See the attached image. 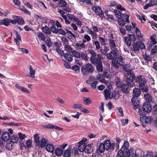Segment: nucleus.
Listing matches in <instances>:
<instances>
[{
    "mask_svg": "<svg viewBox=\"0 0 157 157\" xmlns=\"http://www.w3.org/2000/svg\"><path fill=\"white\" fill-rule=\"evenodd\" d=\"M34 138L36 146H38L41 147H45L47 142L44 138H41L40 140L39 137L38 135L37 134H35L34 135Z\"/></svg>",
    "mask_w": 157,
    "mask_h": 157,
    "instance_id": "obj_1",
    "label": "nucleus"
},
{
    "mask_svg": "<svg viewBox=\"0 0 157 157\" xmlns=\"http://www.w3.org/2000/svg\"><path fill=\"white\" fill-rule=\"evenodd\" d=\"M94 69V67L91 64L88 63L86 64L85 66H82L81 70L83 75H86L89 73H91Z\"/></svg>",
    "mask_w": 157,
    "mask_h": 157,
    "instance_id": "obj_2",
    "label": "nucleus"
},
{
    "mask_svg": "<svg viewBox=\"0 0 157 157\" xmlns=\"http://www.w3.org/2000/svg\"><path fill=\"white\" fill-rule=\"evenodd\" d=\"M133 50L135 52L139 51L140 49L143 50L145 48V46L141 41H137L133 45Z\"/></svg>",
    "mask_w": 157,
    "mask_h": 157,
    "instance_id": "obj_3",
    "label": "nucleus"
},
{
    "mask_svg": "<svg viewBox=\"0 0 157 157\" xmlns=\"http://www.w3.org/2000/svg\"><path fill=\"white\" fill-rule=\"evenodd\" d=\"M126 82L129 86L132 87L133 85V81L135 80V76L133 73H129L127 74Z\"/></svg>",
    "mask_w": 157,
    "mask_h": 157,
    "instance_id": "obj_4",
    "label": "nucleus"
},
{
    "mask_svg": "<svg viewBox=\"0 0 157 157\" xmlns=\"http://www.w3.org/2000/svg\"><path fill=\"white\" fill-rule=\"evenodd\" d=\"M103 57L101 56L100 54H98L96 57L90 58V60L91 63L94 64H97L102 62Z\"/></svg>",
    "mask_w": 157,
    "mask_h": 157,
    "instance_id": "obj_5",
    "label": "nucleus"
},
{
    "mask_svg": "<svg viewBox=\"0 0 157 157\" xmlns=\"http://www.w3.org/2000/svg\"><path fill=\"white\" fill-rule=\"evenodd\" d=\"M112 51L106 54L107 58L110 60H114L117 56L118 51L116 49H112Z\"/></svg>",
    "mask_w": 157,
    "mask_h": 157,
    "instance_id": "obj_6",
    "label": "nucleus"
},
{
    "mask_svg": "<svg viewBox=\"0 0 157 157\" xmlns=\"http://www.w3.org/2000/svg\"><path fill=\"white\" fill-rule=\"evenodd\" d=\"M103 144L106 150L110 149L112 150L115 148V144L113 143H111L109 140H106Z\"/></svg>",
    "mask_w": 157,
    "mask_h": 157,
    "instance_id": "obj_7",
    "label": "nucleus"
},
{
    "mask_svg": "<svg viewBox=\"0 0 157 157\" xmlns=\"http://www.w3.org/2000/svg\"><path fill=\"white\" fill-rule=\"evenodd\" d=\"M130 151L132 157H139L142 155V150L140 148H137L135 152L132 149H130Z\"/></svg>",
    "mask_w": 157,
    "mask_h": 157,
    "instance_id": "obj_8",
    "label": "nucleus"
},
{
    "mask_svg": "<svg viewBox=\"0 0 157 157\" xmlns=\"http://www.w3.org/2000/svg\"><path fill=\"white\" fill-rule=\"evenodd\" d=\"M143 111L146 113H150L152 109L151 105L148 103L144 102L142 107Z\"/></svg>",
    "mask_w": 157,
    "mask_h": 157,
    "instance_id": "obj_9",
    "label": "nucleus"
},
{
    "mask_svg": "<svg viewBox=\"0 0 157 157\" xmlns=\"http://www.w3.org/2000/svg\"><path fill=\"white\" fill-rule=\"evenodd\" d=\"M136 80L140 83V87H142L145 84L146 81L144 77L142 76H139L136 78Z\"/></svg>",
    "mask_w": 157,
    "mask_h": 157,
    "instance_id": "obj_10",
    "label": "nucleus"
},
{
    "mask_svg": "<svg viewBox=\"0 0 157 157\" xmlns=\"http://www.w3.org/2000/svg\"><path fill=\"white\" fill-rule=\"evenodd\" d=\"M91 9L94 11L97 15H101L102 14V10L99 6H94L91 8Z\"/></svg>",
    "mask_w": 157,
    "mask_h": 157,
    "instance_id": "obj_11",
    "label": "nucleus"
},
{
    "mask_svg": "<svg viewBox=\"0 0 157 157\" xmlns=\"http://www.w3.org/2000/svg\"><path fill=\"white\" fill-rule=\"evenodd\" d=\"M130 86L126 85L125 84H122L121 86V90L125 93H128L129 92L130 89L131 87Z\"/></svg>",
    "mask_w": 157,
    "mask_h": 157,
    "instance_id": "obj_12",
    "label": "nucleus"
},
{
    "mask_svg": "<svg viewBox=\"0 0 157 157\" xmlns=\"http://www.w3.org/2000/svg\"><path fill=\"white\" fill-rule=\"evenodd\" d=\"M136 33L137 39L139 41H142L144 40L143 35L141 34L140 30L137 27H136Z\"/></svg>",
    "mask_w": 157,
    "mask_h": 157,
    "instance_id": "obj_13",
    "label": "nucleus"
},
{
    "mask_svg": "<svg viewBox=\"0 0 157 157\" xmlns=\"http://www.w3.org/2000/svg\"><path fill=\"white\" fill-rule=\"evenodd\" d=\"M2 138L3 140L7 141L10 138V136L8 132H5L2 133Z\"/></svg>",
    "mask_w": 157,
    "mask_h": 157,
    "instance_id": "obj_14",
    "label": "nucleus"
},
{
    "mask_svg": "<svg viewBox=\"0 0 157 157\" xmlns=\"http://www.w3.org/2000/svg\"><path fill=\"white\" fill-rule=\"evenodd\" d=\"M15 86L17 89H20L21 91L24 92L28 94L30 93L29 91L26 88L21 86L19 84H16Z\"/></svg>",
    "mask_w": 157,
    "mask_h": 157,
    "instance_id": "obj_15",
    "label": "nucleus"
},
{
    "mask_svg": "<svg viewBox=\"0 0 157 157\" xmlns=\"http://www.w3.org/2000/svg\"><path fill=\"white\" fill-rule=\"evenodd\" d=\"M64 59L69 62L72 61L73 60V56L71 54L66 53L63 54Z\"/></svg>",
    "mask_w": 157,
    "mask_h": 157,
    "instance_id": "obj_16",
    "label": "nucleus"
},
{
    "mask_svg": "<svg viewBox=\"0 0 157 157\" xmlns=\"http://www.w3.org/2000/svg\"><path fill=\"white\" fill-rule=\"evenodd\" d=\"M93 148L90 144H88L85 146V149L84 150L86 153H90L92 152Z\"/></svg>",
    "mask_w": 157,
    "mask_h": 157,
    "instance_id": "obj_17",
    "label": "nucleus"
},
{
    "mask_svg": "<svg viewBox=\"0 0 157 157\" xmlns=\"http://www.w3.org/2000/svg\"><path fill=\"white\" fill-rule=\"evenodd\" d=\"M10 19L5 18L1 20V25H4L6 26H8L10 25Z\"/></svg>",
    "mask_w": 157,
    "mask_h": 157,
    "instance_id": "obj_18",
    "label": "nucleus"
},
{
    "mask_svg": "<svg viewBox=\"0 0 157 157\" xmlns=\"http://www.w3.org/2000/svg\"><path fill=\"white\" fill-rule=\"evenodd\" d=\"M46 149L48 152H52L54 150V146L51 144H48L46 145Z\"/></svg>",
    "mask_w": 157,
    "mask_h": 157,
    "instance_id": "obj_19",
    "label": "nucleus"
},
{
    "mask_svg": "<svg viewBox=\"0 0 157 157\" xmlns=\"http://www.w3.org/2000/svg\"><path fill=\"white\" fill-rule=\"evenodd\" d=\"M29 76L32 78H35V70L32 68V66L30 65L29 67Z\"/></svg>",
    "mask_w": 157,
    "mask_h": 157,
    "instance_id": "obj_20",
    "label": "nucleus"
},
{
    "mask_svg": "<svg viewBox=\"0 0 157 157\" xmlns=\"http://www.w3.org/2000/svg\"><path fill=\"white\" fill-rule=\"evenodd\" d=\"M71 148L69 147L65 150L63 153V156L65 157H70L71 154Z\"/></svg>",
    "mask_w": 157,
    "mask_h": 157,
    "instance_id": "obj_21",
    "label": "nucleus"
},
{
    "mask_svg": "<svg viewBox=\"0 0 157 157\" xmlns=\"http://www.w3.org/2000/svg\"><path fill=\"white\" fill-rule=\"evenodd\" d=\"M105 149V146H104L103 143H101L100 144L97 150L96 151L101 154L104 151Z\"/></svg>",
    "mask_w": 157,
    "mask_h": 157,
    "instance_id": "obj_22",
    "label": "nucleus"
},
{
    "mask_svg": "<svg viewBox=\"0 0 157 157\" xmlns=\"http://www.w3.org/2000/svg\"><path fill=\"white\" fill-rule=\"evenodd\" d=\"M109 44L110 46L111 49H114L115 50V48L116 47L115 41L112 39H109L108 40Z\"/></svg>",
    "mask_w": 157,
    "mask_h": 157,
    "instance_id": "obj_23",
    "label": "nucleus"
},
{
    "mask_svg": "<svg viewBox=\"0 0 157 157\" xmlns=\"http://www.w3.org/2000/svg\"><path fill=\"white\" fill-rule=\"evenodd\" d=\"M144 97L147 102H150L152 101V98L151 95L148 93L145 94H144Z\"/></svg>",
    "mask_w": 157,
    "mask_h": 157,
    "instance_id": "obj_24",
    "label": "nucleus"
},
{
    "mask_svg": "<svg viewBox=\"0 0 157 157\" xmlns=\"http://www.w3.org/2000/svg\"><path fill=\"white\" fill-rule=\"evenodd\" d=\"M141 94L140 90L139 88H135L133 90V96L138 97Z\"/></svg>",
    "mask_w": 157,
    "mask_h": 157,
    "instance_id": "obj_25",
    "label": "nucleus"
},
{
    "mask_svg": "<svg viewBox=\"0 0 157 157\" xmlns=\"http://www.w3.org/2000/svg\"><path fill=\"white\" fill-rule=\"evenodd\" d=\"M116 61H117V63L120 66H123L124 64L123 58L121 56L118 57Z\"/></svg>",
    "mask_w": 157,
    "mask_h": 157,
    "instance_id": "obj_26",
    "label": "nucleus"
},
{
    "mask_svg": "<svg viewBox=\"0 0 157 157\" xmlns=\"http://www.w3.org/2000/svg\"><path fill=\"white\" fill-rule=\"evenodd\" d=\"M120 150H122V152L124 157H128L129 156L131 151L128 149H124V150L121 149Z\"/></svg>",
    "mask_w": 157,
    "mask_h": 157,
    "instance_id": "obj_27",
    "label": "nucleus"
},
{
    "mask_svg": "<svg viewBox=\"0 0 157 157\" xmlns=\"http://www.w3.org/2000/svg\"><path fill=\"white\" fill-rule=\"evenodd\" d=\"M117 21L119 25L121 26H124L125 25V21L122 17L118 18Z\"/></svg>",
    "mask_w": 157,
    "mask_h": 157,
    "instance_id": "obj_28",
    "label": "nucleus"
},
{
    "mask_svg": "<svg viewBox=\"0 0 157 157\" xmlns=\"http://www.w3.org/2000/svg\"><path fill=\"white\" fill-rule=\"evenodd\" d=\"M138 97L133 96L132 98L131 101L132 104L133 105H139L140 102L139 100L138 99Z\"/></svg>",
    "mask_w": 157,
    "mask_h": 157,
    "instance_id": "obj_29",
    "label": "nucleus"
},
{
    "mask_svg": "<svg viewBox=\"0 0 157 157\" xmlns=\"http://www.w3.org/2000/svg\"><path fill=\"white\" fill-rule=\"evenodd\" d=\"M96 65V67L97 70L99 72H102L103 69L102 66V62H100Z\"/></svg>",
    "mask_w": 157,
    "mask_h": 157,
    "instance_id": "obj_30",
    "label": "nucleus"
},
{
    "mask_svg": "<svg viewBox=\"0 0 157 157\" xmlns=\"http://www.w3.org/2000/svg\"><path fill=\"white\" fill-rule=\"evenodd\" d=\"M83 101L86 105H89L92 103L91 100L89 98L84 97Z\"/></svg>",
    "mask_w": 157,
    "mask_h": 157,
    "instance_id": "obj_31",
    "label": "nucleus"
},
{
    "mask_svg": "<svg viewBox=\"0 0 157 157\" xmlns=\"http://www.w3.org/2000/svg\"><path fill=\"white\" fill-rule=\"evenodd\" d=\"M42 29L43 31L47 34L49 35L51 33V32L50 29L47 26H46L42 27Z\"/></svg>",
    "mask_w": 157,
    "mask_h": 157,
    "instance_id": "obj_32",
    "label": "nucleus"
},
{
    "mask_svg": "<svg viewBox=\"0 0 157 157\" xmlns=\"http://www.w3.org/2000/svg\"><path fill=\"white\" fill-rule=\"evenodd\" d=\"M19 9L21 10L24 12L26 14L30 15H31L30 12L27 10L23 6H20Z\"/></svg>",
    "mask_w": 157,
    "mask_h": 157,
    "instance_id": "obj_33",
    "label": "nucleus"
},
{
    "mask_svg": "<svg viewBox=\"0 0 157 157\" xmlns=\"http://www.w3.org/2000/svg\"><path fill=\"white\" fill-rule=\"evenodd\" d=\"M153 120V118L151 117H146L144 119V122L147 124H150Z\"/></svg>",
    "mask_w": 157,
    "mask_h": 157,
    "instance_id": "obj_34",
    "label": "nucleus"
},
{
    "mask_svg": "<svg viewBox=\"0 0 157 157\" xmlns=\"http://www.w3.org/2000/svg\"><path fill=\"white\" fill-rule=\"evenodd\" d=\"M105 94V96L106 100L110 98V91L107 89H105L104 90Z\"/></svg>",
    "mask_w": 157,
    "mask_h": 157,
    "instance_id": "obj_35",
    "label": "nucleus"
},
{
    "mask_svg": "<svg viewBox=\"0 0 157 157\" xmlns=\"http://www.w3.org/2000/svg\"><path fill=\"white\" fill-rule=\"evenodd\" d=\"M124 43L128 46H130L131 44V40L128 37H124Z\"/></svg>",
    "mask_w": 157,
    "mask_h": 157,
    "instance_id": "obj_36",
    "label": "nucleus"
},
{
    "mask_svg": "<svg viewBox=\"0 0 157 157\" xmlns=\"http://www.w3.org/2000/svg\"><path fill=\"white\" fill-rule=\"evenodd\" d=\"M64 48L66 51L69 53L72 52L73 51V48L68 44L65 45L64 46Z\"/></svg>",
    "mask_w": 157,
    "mask_h": 157,
    "instance_id": "obj_37",
    "label": "nucleus"
},
{
    "mask_svg": "<svg viewBox=\"0 0 157 157\" xmlns=\"http://www.w3.org/2000/svg\"><path fill=\"white\" fill-rule=\"evenodd\" d=\"M129 15L126 14H122L121 15V17L124 18L125 22H126L127 23H129L130 22V20H129Z\"/></svg>",
    "mask_w": 157,
    "mask_h": 157,
    "instance_id": "obj_38",
    "label": "nucleus"
},
{
    "mask_svg": "<svg viewBox=\"0 0 157 157\" xmlns=\"http://www.w3.org/2000/svg\"><path fill=\"white\" fill-rule=\"evenodd\" d=\"M72 54L75 57L79 58L81 57L80 53L75 50H73L72 52Z\"/></svg>",
    "mask_w": 157,
    "mask_h": 157,
    "instance_id": "obj_39",
    "label": "nucleus"
},
{
    "mask_svg": "<svg viewBox=\"0 0 157 157\" xmlns=\"http://www.w3.org/2000/svg\"><path fill=\"white\" fill-rule=\"evenodd\" d=\"M63 153L62 150L59 148H57L55 150V154L57 156H61Z\"/></svg>",
    "mask_w": 157,
    "mask_h": 157,
    "instance_id": "obj_40",
    "label": "nucleus"
},
{
    "mask_svg": "<svg viewBox=\"0 0 157 157\" xmlns=\"http://www.w3.org/2000/svg\"><path fill=\"white\" fill-rule=\"evenodd\" d=\"M112 97L115 99H117L120 96V95L118 91H114L112 94Z\"/></svg>",
    "mask_w": 157,
    "mask_h": 157,
    "instance_id": "obj_41",
    "label": "nucleus"
},
{
    "mask_svg": "<svg viewBox=\"0 0 157 157\" xmlns=\"http://www.w3.org/2000/svg\"><path fill=\"white\" fill-rule=\"evenodd\" d=\"M127 30L130 33H133V27L131 25H128L125 26Z\"/></svg>",
    "mask_w": 157,
    "mask_h": 157,
    "instance_id": "obj_42",
    "label": "nucleus"
},
{
    "mask_svg": "<svg viewBox=\"0 0 157 157\" xmlns=\"http://www.w3.org/2000/svg\"><path fill=\"white\" fill-rule=\"evenodd\" d=\"M81 56L82 59L85 61H87L88 60L89 58L87 56V54L86 53L83 52L82 53Z\"/></svg>",
    "mask_w": 157,
    "mask_h": 157,
    "instance_id": "obj_43",
    "label": "nucleus"
},
{
    "mask_svg": "<svg viewBox=\"0 0 157 157\" xmlns=\"http://www.w3.org/2000/svg\"><path fill=\"white\" fill-rule=\"evenodd\" d=\"M76 48H77L79 49H81L82 48H84L85 47V44L84 43H82V44L79 43H76Z\"/></svg>",
    "mask_w": 157,
    "mask_h": 157,
    "instance_id": "obj_44",
    "label": "nucleus"
},
{
    "mask_svg": "<svg viewBox=\"0 0 157 157\" xmlns=\"http://www.w3.org/2000/svg\"><path fill=\"white\" fill-rule=\"evenodd\" d=\"M58 4L60 7H63V8L67 5V3L64 0H60Z\"/></svg>",
    "mask_w": 157,
    "mask_h": 157,
    "instance_id": "obj_45",
    "label": "nucleus"
},
{
    "mask_svg": "<svg viewBox=\"0 0 157 157\" xmlns=\"http://www.w3.org/2000/svg\"><path fill=\"white\" fill-rule=\"evenodd\" d=\"M13 146V142L12 141H10L7 142L6 145V149L9 150H10L12 149Z\"/></svg>",
    "mask_w": 157,
    "mask_h": 157,
    "instance_id": "obj_46",
    "label": "nucleus"
},
{
    "mask_svg": "<svg viewBox=\"0 0 157 157\" xmlns=\"http://www.w3.org/2000/svg\"><path fill=\"white\" fill-rule=\"evenodd\" d=\"M156 36V35H153L152 36H151L150 37V39L152 41V43L153 45H155L156 44V38L155 37Z\"/></svg>",
    "mask_w": 157,
    "mask_h": 157,
    "instance_id": "obj_47",
    "label": "nucleus"
},
{
    "mask_svg": "<svg viewBox=\"0 0 157 157\" xmlns=\"http://www.w3.org/2000/svg\"><path fill=\"white\" fill-rule=\"evenodd\" d=\"M17 23L19 25H23L25 24V21L22 18L20 17L17 21Z\"/></svg>",
    "mask_w": 157,
    "mask_h": 157,
    "instance_id": "obj_48",
    "label": "nucleus"
},
{
    "mask_svg": "<svg viewBox=\"0 0 157 157\" xmlns=\"http://www.w3.org/2000/svg\"><path fill=\"white\" fill-rule=\"evenodd\" d=\"M129 146V143L127 141L124 142V145L121 149L124 150V149H128Z\"/></svg>",
    "mask_w": 157,
    "mask_h": 157,
    "instance_id": "obj_49",
    "label": "nucleus"
},
{
    "mask_svg": "<svg viewBox=\"0 0 157 157\" xmlns=\"http://www.w3.org/2000/svg\"><path fill=\"white\" fill-rule=\"evenodd\" d=\"M50 30L52 33H57L58 32V29H57L54 26H52L50 28Z\"/></svg>",
    "mask_w": 157,
    "mask_h": 157,
    "instance_id": "obj_50",
    "label": "nucleus"
},
{
    "mask_svg": "<svg viewBox=\"0 0 157 157\" xmlns=\"http://www.w3.org/2000/svg\"><path fill=\"white\" fill-rule=\"evenodd\" d=\"M96 78L101 82H103L104 81L103 77L100 74L97 75H96Z\"/></svg>",
    "mask_w": 157,
    "mask_h": 157,
    "instance_id": "obj_51",
    "label": "nucleus"
},
{
    "mask_svg": "<svg viewBox=\"0 0 157 157\" xmlns=\"http://www.w3.org/2000/svg\"><path fill=\"white\" fill-rule=\"evenodd\" d=\"M63 61L64 62V67L65 68L67 69H70L71 68L70 65L64 59L63 60Z\"/></svg>",
    "mask_w": 157,
    "mask_h": 157,
    "instance_id": "obj_52",
    "label": "nucleus"
},
{
    "mask_svg": "<svg viewBox=\"0 0 157 157\" xmlns=\"http://www.w3.org/2000/svg\"><path fill=\"white\" fill-rule=\"evenodd\" d=\"M128 36L129 39L131 40V41H135L136 40V37L135 36L132 34H129Z\"/></svg>",
    "mask_w": 157,
    "mask_h": 157,
    "instance_id": "obj_53",
    "label": "nucleus"
},
{
    "mask_svg": "<svg viewBox=\"0 0 157 157\" xmlns=\"http://www.w3.org/2000/svg\"><path fill=\"white\" fill-rule=\"evenodd\" d=\"M85 146H86V145H78V149L81 152L85 150Z\"/></svg>",
    "mask_w": 157,
    "mask_h": 157,
    "instance_id": "obj_54",
    "label": "nucleus"
},
{
    "mask_svg": "<svg viewBox=\"0 0 157 157\" xmlns=\"http://www.w3.org/2000/svg\"><path fill=\"white\" fill-rule=\"evenodd\" d=\"M101 51L102 54H105L106 53L109 51V48L106 46H105L104 47L103 49H101Z\"/></svg>",
    "mask_w": 157,
    "mask_h": 157,
    "instance_id": "obj_55",
    "label": "nucleus"
},
{
    "mask_svg": "<svg viewBox=\"0 0 157 157\" xmlns=\"http://www.w3.org/2000/svg\"><path fill=\"white\" fill-rule=\"evenodd\" d=\"M26 146H25V147H30L32 145V141L30 140H27L26 142Z\"/></svg>",
    "mask_w": 157,
    "mask_h": 157,
    "instance_id": "obj_56",
    "label": "nucleus"
},
{
    "mask_svg": "<svg viewBox=\"0 0 157 157\" xmlns=\"http://www.w3.org/2000/svg\"><path fill=\"white\" fill-rule=\"evenodd\" d=\"M104 105L105 104L103 102H101V105L99 107V109L101 111L102 113H103L104 111Z\"/></svg>",
    "mask_w": 157,
    "mask_h": 157,
    "instance_id": "obj_57",
    "label": "nucleus"
},
{
    "mask_svg": "<svg viewBox=\"0 0 157 157\" xmlns=\"http://www.w3.org/2000/svg\"><path fill=\"white\" fill-rule=\"evenodd\" d=\"M149 3L151 6L156 5L157 4V0H151Z\"/></svg>",
    "mask_w": 157,
    "mask_h": 157,
    "instance_id": "obj_58",
    "label": "nucleus"
},
{
    "mask_svg": "<svg viewBox=\"0 0 157 157\" xmlns=\"http://www.w3.org/2000/svg\"><path fill=\"white\" fill-rule=\"evenodd\" d=\"M56 51L61 56H62L64 54L63 51L59 48H56Z\"/></svg>",
    "mask_w": 157,
    "mask_h": 157,
    "instance_id": "obj_59",
    "label": "nucleus"
},
{
    "mask_svg": "<svg viewBox=\"0 0 157 157\" xmlns=\"http://www.w3.org/2000/svg\"><path fill=\"white\" fill-rule=\"evenodd\" d=\"M99 39L102 45H105V41L103 38L101 37H99Z\"/></svg>",
    "mask_w": 157,
    "mask_h": 157,
    "instance_id": "obj_60",
    "label": "nucleus"
},
{
    "mask_svg": "<svg viewBox=\"0 0 157 157\" xmlns=\"http://www.w3.org/2000/svg\"><path fill=\"white\" fill-rule=\"evenodd\" d=\"M45 42L48 47H50L52 46V43L50 39H47L45 41Z\"/></svg>",
    "mask_w": 157,
    "mask_h": 157,
    "instance_id": "obj_61",
    "label": "nucleus"
},
{
    "mask_svg": "<svg viewBox=\"0 0 157 157\" xmlns=\"http://www.w3.org/2000/svg\"><path fill=\"white\" fill-rule=\"evenodd\" d=\"M87 139L86 138H83L78 143V145H86V144L85 143Z\"/></svg>",
    "mask_w": 157,
    "mask_h": 157,
    "instance_id": "obj_62",
    "label": "nucleus"
},
{
    "mask_svg": "<svg viewBox=\"0 0 157 157\" xmlns=\"http://www.w3.org/2000/svg\"><path fill=\"white\" fill-rule=\"evenodd\" d=\"M38 36L39 38H40L42 40L44 41L45 40V38L42 33H38Z\"/></svg>",
    "mask_w": 157,
    "mask_h": 157,
    "instance_id": "obj_63",
    "label": "nucleus"
},
{
    "mask_svg": "<svg viewBox=\"0 0 157 157\" xmlns=\"http://www.w3.org/2000/svg\"><path fill=\"white\" fill-rule=\"evenodd\" d=\"M152 113L154 115H156L157 114V105H155L154 106Z\"/></svg>",
    "mask_w": 157,
    "mask_h": 157,
    "instance_id": "obj_64",
    "label": "nucleus"
}]
</instances>
